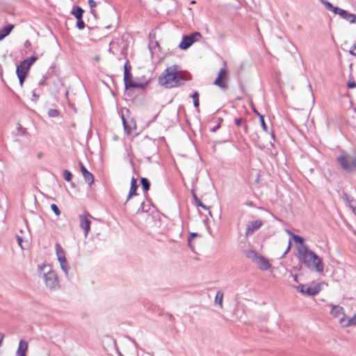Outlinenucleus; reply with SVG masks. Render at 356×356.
Listing matches in <instances>:
<instances>
[{"mask_svg": "<svg viewBox=\"0 0 356 356\" xmlns=\"http://www.w3.org/2000/svg\"><path fill=\"white\" fill-rule=\"evenodd\" d=\"M191 79L190 74L182 70L181 66L172 65L168 67L159 76V84L167 89L178 88Z\"/></svg>", "mask_w": 356, "mask_h": 356, "instance_id": "1", "label": "nucleus"}, {"mask_svg": "<svg viewBox=\"0 0 356 356\" xmlns=\"http://www.w3.org/2000/svg\"><path fill=\"white\" fill-rule=\"evenodd\" d=\"M297 257L306 267L313 271L322 273L324 264L321 259L306 245H298L297 248Z\"/></svg>", "mask_w": 356, "mask_h": 356, "instance_id": "2", "label": "nucleus"}, {"mask_svg": "<svg viewBox=\"0 0 356 356\" xmlns=\"http://www.w3.org/2000/svg\"><path fill=\"white\" fill-rule=\"evenodd\" d=\"M38 272L39 276L43 278L47 288L56 290L59 287L58 275L50 266L45 264H40L38 266Z\"/></svg>", "mask_w": 356, "mask_h": 356, "instance_id": "3", "label": "nucleus"}, {"mask_svg": "<svg viewBox=\"0 0 356 356\" xmlns=\"http://www.w3.org/2000/svg\"><path fill=\"white\" fill-rule=\"evenodd\" d=\"M38 58L36 56H31L22 61L19 65L17 66L16 73L19 81L20 86H22L26 76L30 70L33 63L36 61Z\"/></svg>", "mask_w": 356, "mask_h": 356, "instance_id": "4", "label": "nucleus"}, {"mask_svg": "<svg viewBox=\"0 0 356 356\" xmlns=\"http://www.w3.org/2000/svg\"><path fill=\"white\" fill-rule=\"evenodd\" d=\"M341 168L347 172H352L356 169V156L343 153L337 158Z\"/></svg>", "mask_w": 356, "mask_h": 356, "instance_id": "5", "label": "nucleus"}, {"mask_svg": "<svg viewBox=\"0 0 356 356\" xmlns=\"http://www.w3.org/2000/svg\"><path fill=\"white\" fill-rule=\"evenodd\" d=\"M202 38L201 34L199 32H194L188 35H184L181 41L179 44V47L181 49L186 50L188 49L194 42L199 41Z\"/></svg>", "mask_w": 356, "mask_h": 356, "instance_id": "6", "label": "nucleus"}, {"mask_svg": "<svg viewBox=\"0 0 356 356\" xmlns=\"http://www.w3.org/2000/svg\"><path fill=\"white\" fill-rule=\"evenodd\" d=\"M55 249L57 259L60 264V268L65 273V274L67 275L69 266L67 265L65 252L59 243H56Z\"/></svg>", "mask_w": 356, "mask_h": 356, "instance_id": "7", "label": "nucleus"}, {"mask_svg": "<svg viewBox=\"0 0 356 356\" xmlns=\"http://www.w3.org/2000/svg\"><path fill=\"white\" fill-rule=\"evenodd\" d=\"M321 2L327 10L332 11L335 15H339L341 18L346 21L349 19V17L352 14L339 7L334 6L330 2L326 0H321Z\"/></svg>", "mask_w": 356, "mask_h": 356, "instance_id": "8", "label": "nucleus"}, {"mask_svg": "<svg viewBox=\"0 0 356 356\" xmlns=\"http://www.w3.org/2000/svg\"><path fill=\"white\" fill-rule=\"evenodd\" d=\"M228 72L227 70L224 67L221 68L218 73V76L214 81V84L219 87L221 89L225 90L227 89L228 85H227V81H228Z\"/></svg>", "mask_w": 356, "mask_h": 356, "instance_id": "9", "label": "nucleus"}, {"mask_svg": "<svg viewBox=\"0 0 356 356\" xmlns=\"http://www.w3.org/2000/svg\"><path fill=\"white\" fill-rule=\"evenodd\" d=\"M90 217L91 216L88 213L79 215L80 227L83 230L85 238L88 236V234L90 230Z\"/></svg>", "mask_w": 356, "mask_h": 356, "instance_id": "10", "label": "nucleus"}, {"mask_svg": "<svg viewBox=\"0 0 356 356\" xmlns=\"http://www.w3.org/2000/svg\"><path fill=\"white\" fill-rule=\"evenodd\" d=\"M264 222L261 219L250 221L246 225L245 236L252 235L263 225Z\"/></svg>", "mask_w": 356, "mask_h": 356, "instance_id": "11", "label": "nucleus"}, {"mask_svg": "<svg viewBox=\"0 0 356 356\" xmlns=\"http://www.w3.org/2000/svg\"><path fill=\"white\" fill-rule=\"evenodd\" d=\"M304 295L312 296H316L321 291V286L319 284H313L311 285H305Z\"/></svg>", "mask_w": 356, "mask_h": 356, "instance_id": "12", "label": "nucleus"}, {"mask_svg": "<svg viewBox=\"0 0 356 356\" xmlns=\"http://www.w3.org/2000/svg\"><path fill=\"white\" fill-rule=\"evenodd\" d=\"M257 267L262 270H266L271 267L270 261L262 255H259L254 263Z\"/></svg>", "mask_w": 356, "mask_h": 356, "instance_id": "13", "label": "nucleus"}, {"mask_svg": "<svg viewBox=\"0 0 356 356\" xmlns=\"http://www.w3.org/2000/svg\"><path fill=\"white\" fill-rule=\"evenodd\" d=\"M331 307L330 314L334 318H339V320L346 316L344 314L343 308L339 305H335L333 304H330Z\"/></svg>", "mask_w": 356, "mask_h": 356, "instance_id": "14", "label": "nucleus"}, {"mask_svg": "<svg viewBox=\"0 0 356 356\" xmlns=\"http://www.w3.org/2000/svg\"><path fill=\"white\" fill-rule=\"evenodd\" d=\"M339 323L345 327L356 325V314L352 318L343 316L339 319Z\"/></svg>", "mask_w": 356, "mask_h": 356, "instance_id": "15", "label": "nucleus"}, {"mask_svg": "<svg viewBox=\"0 0 356 356\" xmlns=\"http://www.w3.org/2000/svg\"><path fill=\"white\" fill-rule=\"evenodd\" d=\"M81 171L84 178V180L88 185L91 186L94 182V177L82 163H80Z\"/></svg>", "mask_w": 356, "mask_h": 356, "instance_id": "16", "label": "nucleus"}, {"mask_svg": "<svg viewBox=\"0 0 356 356\" xmlns=\"http://www.w3.org/2000/svg\"><path fill=\"white\" fill-rule=\"evenodd\" d=\"M122 120L124 131L128 134H130L132 130L136 129V123L134 120H131V121L128 122L125 120V118L123 115L122 116Z\"/></svg>", "mask_w": 356, "mask_h": 356, "instance_id": "17", "label": "nucleus"}, {"mask_svg": "<svg viewBox=\"0 0 356 356\" xmlns=\"http://www.w3.org/2000/svg\"><path fill=\"white\" fill-rule=\"evenodd\" d=\"M28 349V343L24 340H21L16 353L17 356H26Z\"/></svg>", "mask_w": 356, "mask_h": 356, "instance_id": "18", "label": "nucleus"}, {"mask_svg": "<svg viewBox=\"0 0 356 356\" xmlns=\"http://www.w3.org/2000/svg\"><path fill=\"white\" fill-rule=\"evenodd\" d=\"M149 83V81H146L144 83H138L133 81L131 79L127 81V83H124L125 88H144Z\"/></svg>", "mask_w": 356, "mask_h": 356, "instance_id": "19", "label": "nucleus"}, {"mask_svg": "<svg viewBox=\"0 0 356 356\" xmlns=\"http://www.w3.org/2000/svg\"><path fill=\"white\" fill-rule=\"evenodd\" d=\"M137 188H138V186H137L136 179H135L134 177H132L131 180V187H130L129 193L127 200H126V202H127L133 195H137V193H136Z\"/></svg>", "mask_w": 356, "mask_h": 356, "instance_id": "20", "label": "nucleus"}, {"mask_svg": "<svg viewBox=\"0 0 356 356\" xmlns=\"http://www.w3.org/2000/svg\"><path fill=\"white\" fill-rule=\"evenodd\" d=\"M14 25L10 24L0 29V41L3 40L7 35L10 34L11 31L13 29Z\"/></svg>", "mask_w": 356, "mask_h": 356, "instance_id": "21", "label": "nucleus"}, {"mask_svg": "<svg viewBox=\"0 0 356 356\" xmlns=\"http://www.w3.org/2000/svg\"><path fill=\"white\" fill-rule=\"evenodd\" d=\"M258 253L253 250H249L246 252V257L250 259L252 262L255 263L259 256Z\"/></svg>", "mask_w": 356, "mask_h": 356, "instance_id": "22", "label": "nucleus"}, {"mask_svg": "<svg viewBox=\"0 0 356 356\" xmlns=\"http://www.w3.org/2000/svg\"><path fill=\"white\" fill-rule=\"evenodd\" d=\"M223 293L220 291L216 293L215 297V303L218 304L220 308H222Z\"/></svg>", "mask_w": 356, "mask_h": 356, "instance_id": "23", "label": "nucleus"}, {"mask_svg": "<svg viewBox=\"0 0 356 356\" xmlns=\"http://www.w3.org/2000/svg\"><path fill=\"white\" fill-rule=\"evenodd\" d=\"M83 10L81 7H76L75 10L72 11V14L76 18H82Z\"/></svg>", "mask_w": 356, "mask_h": 356, "instance_id": "24", "label": "nucleus"}, {"mask_svg": "<svg viewBox=\"0 0 356 356\" xmlns=\"http://www.w3.org/2000/svg\"><path fill=\"white\" fill-rule=\"evenodd\" d=\"M293 241L296 243H298L299 245H305L303 244L304 241H305V239L304 238L298 236V235H293Z\"/></svg>", "mask_w": 356, "mask_h": 356, "instance_id": "25", "label": "nucleus"}, {"mask_svg": "<svg viewBox=\"0 0 356 356\" xmlns=\"http://www.w3.org/2000/svg\"><path fill=\"white\" fill-rule=\"evenodd\" d=\"M63 177H64V179L67 181H70L72 179V174L67 170H64L63 171Z\"/></svg>", "mask_w": 356, "mask_h": 356, "instance_id": "26", "label": "nucleus"}, {"mask_svg": "<svg viewBox=\"0 0 356 356\" xmlns=\"http://www.w3.org/2000/svg\"><path fill=\"white\" fill-rule=\"evenodd\" d=\"M141 184L145 191H147L149 188V182L146 178L141 179Z\"/></svg>", "mask_w": 356, "mask_h": 356, "instance_id": "27", "label": "nucleus"}, {"mask_svg": "<svg viewBox=\"0 0 356 356\" xmlns=\"http://www.w3.org/2000/svg\"><path fill=\"white\" fill-rule=\"evenodd\" d=\"M192 98L193 99V104L195 107L199 106V94L197 92H195L193 95Z\"/></svg>", "mask_w": 356, "mask_h": 356, "instance_id": "28", "label": "nucleus"}, {"mask_svg": "<svg viewBox=\"0 0 356 356\" xmlns=\"http://www.w3.org/2000/svg\"><path fill=\"white\" fill-rule=\"evenodd\" d=\"M193 197H194L195 202L197 206L201 207L202 208H203L205 210H207L209 209L206 205H204L202 203V202L197 197V196L195 195H193Z\"/></svg>", "mask_w": 356, "mask_h": 356, "instance_id": "29", "label": "nucleus"}, {"mask_svg": "<svg viewBox=\"0 0 356 356\" xmlns=\"http://www.w3.org/2000/svg\"><path fill=\"white\" fill-rule=\"evenodd\" d=\"M51 209L53 211V212L56 214V216H60V211L58 207L55 204H52L51 205Z\"/></svg>", "mask_w": 356, "mask_h": 356, "instance_id": "30", "label": "nucleus"}, {"mask_svg": "<svg viewBox=\"0 0 356 356\" xmlns=\"http://www.w3.org/2000/svg\"><path fill=\"white\" fill-rule=\"evenodd\" d=\"M77 19V23H76L77 28L80 30L83 29L85 27V23H84L83 20L82 19V18H79V19Z\"/></svg>", "mask_w": 356, "mask_h": 356, "instance_id": "31", "label": "nucleus"}, {"mask_svg": "<svg viewBox=\"0 0 356 356\" xmlns=\"http://www.w3.org/2000/svg\"><path fill=\"white\" fill-rule=\"evenodd\" d=\"M257 115L259 117L261 124V127H262L264 131H266L267 127H266V124L265 123L264 116L261 114H260V113H257Z\"/></svg>", "mask_w": 356, "mask_h": 356, "instance_id": "32", "label": "nucleus"}, {"mask_svg": "<svg viewBox=\"0 0 356 356\" xmlns=\"http://www.w3.org/2000/svg\"><path fill=\"white\" fill-rule=\"evenodd\" d=\"M48 115L51 118H56L58 115V111L56 109H50L48 112Z\"/></svg>", "mask_w": 356, "mask_h": 356, "instance_id": "33", "label": "nucleus"}, {"mask_svg": "<svg viewBox=\"0 0 356 356\" xmlns=\"http://www.w3.org/2000/svg\"><path fill=\"white\" fill-rule=\"evenodd\" d=\"M348 87L349 88H356V83L353 79H350L348 82Z\"/></svg>", "mask_w": 356, "mask_h": 356, "instance_id": "34", "label": "nucleus"}, {"mask_svg": "<svg viewBox=\"0 0 356 356\" xmlns=\"http://www.w3.org/2000/svg\"><path fill=\"white\" fill-rule=\"evenodd\" d=\"M130 79H131V74L127 72V70L125 67L124 76V83H127V81H129Z\"/></svg>", "mask_w": 356, "mask_h": 356, "instance_id": "35", "label": "nucleus"}, {"mask_svg": "<svg viewBox=\"0 0 356 356\" xmlns=\"http://www.w3.org/2000/svg\"><path fill=\"white\" fill-rule=\"evenodd\" d=\"M305 284H300L299 286H296V289L304 295V291H305Z\"/></svg>", "mask_w": 356, "mask_h": 356, "instance_id": "36", "label": "nucleus"}, {"mask_svg": "<svg viewBox=\"0 0 356 356\" xmlns=\"http://www.w3.org/2000/svg\"><path fill=\"white\" fill-rule=\"evenodd\" d=\"M305 284H300L299 286H296V289L304 295V291H305Z\"/></svg>", "mask_w": 356, "mask_h": 356, "instance_id": "37", "label": "nucleus"}, {"mask_svg": "<svg viewBox=\"0 0 356 356\" xmlns=\"http://www.w3.org/2000/svg\"><path fill=\"white\" fill-rule=\"evenodd\" d=\"M348 21L351 24H356V15L352 13Z\"/></svg>", "mask_w": 356, "mask_h": 356, "instance_id": "38", "label": "nucleus"}, {"mask_svg": "<svg viewBox=\"0 0 356 356\" xmlns=\"http://www.w3.org/2000/svg\"><path fill=\"white\" fill-rule=\"evenodd\" d=\"M348 21L351 24H356V15L352 13Z\"/></svg>", "mask_w": 356, "mask_h": 356, "instance_id": "39", "label": "nucleus"}, {"mask_svg": "<svg viewBox=\"0 0 356 356\" xmlns=\"http://www.w3.org/2000/svg\"><path fill=\"white\" fill-rule=\"evenodd\" d=\"M89 6L91 8V13H93V8L96 6L97 3L94 0H88Z\"/></svg>", "mask_w": 356, "mask_h": 356, "instance_id": "40", "label": "nucleus"}, {"mask_svg": "<svg viewBox=\"0 0 356 356\" xmlns=\"http://www.w3.org/2000/svg\"><path fill=\"white\" fill-rule=\"evenodd\" d=\"M349 53L353 56H356V43L354 44L350 49Z\"/></svg>", "mask_w": 356, "mask_h": 356, "instance_id": "41", "label": "nucleus"}, {"mask_svg": "<svg viewBox=\"0 0 356 356\" xmlns=\"http://www.w3.org/2000/svg\"><path fill=\"white\" fill-rule=\"evenodd\" d=\"M350 207L353 211L356 214V202H350Z\"/></svg>", "mask_w": 356, "mask_h": 356, "instance_id": "42", "label": "nucleus"}, {"mask_svg": "<svg viewBox=\"0 0 356 356\" xmlns=\"http://www.w3.org/2000/svg\"><path fill=\"white\" fill-rule=\"evenodd\" d=\"M17 241L19 245L21 247L22 249H25V248L23 245V240L21 236H17Z\"/></svg>", "mask_w": 356, "mask_h": 356, "instance_id": "43", "label": "nucleus"}, {"mask_svg": "<svg viewBox=\"0 0 356 356\" xmlns=\"http://www.w3.org/2000/svg\"><path fill=\"white\" fill-rule=\"evenodd\" d=\"M291 241H289L287 243V246H286V250L284 251L283 255H285L289 251V250L291 249Z\"/></svg>", "mask_w": 356, "mask_h": 356, "instance_id": "44", "label": "nucleus"}, {"mask_svg": "<svg viewBox=\"0 0 356 356\" xmlns=\"http://www.w3.org/2000/svg\"><path fill=\"white\" fill-rule=\"evenodd\" d=\"M24 46L25 48L29 49L31 47V43L29 40H26L24 44Z\"/></svg>", "mask_w": 356, "mask_h": 356, "instance_id": "45", "label": "nucleus"}, {"mask_svg": "<svg viewBox=\"0 0 356 356\" xmlns=\"http://www.w3.org/2000/svg\"><path fill=\"white\" fill-rule=\"evenodd\" d=\"M234 122H235V124L237 125V126H240L241 124V122H242V119L241 118H236L234 120Z\"/></svg>", "mask_w": 356, "mask_h": 356, "instance_id": "46", "label": "nucleus"}, {"mask_svg": "<svg viewBox=\"0 0 356 356\" xmlns=\"http://www.w3.org/2000/svg\"><path fill=\"white\" fill-rule=\"evenodd\" d=\"M197 236V234L196 233H192L190 236V238H188V243H191V238L192 237H195V236Z\"/></svg>", "mask_w": 356, "mask_h": 356, "instance_id": "47", "label": "nucleus"}, {"mask_svg": "<svg viewBox=\"0 0 356 356\" xmlns=\"http://www.w3.org/2000/svg\"><path fill=\"white\" fill-rule=\"evenodd\" d=\"M286 232L289 236H291L292 238H293V235H296L295 234H293V232H291L290 230H288V229H286Z\"/></svg>", "mask_w": 356, "mask_h": 356, "instance_id": "48", "label": "nucleus"}, {"mask_svg": "<svg viewBox=\"0 0 356 356\" xmlns=\"http://www.w3.org/2000/svg\"><path fill=\"white\" fill-rule=\"evenodd\" d=\"M95 60H97V61H99L100 60V56H96L95 57Z\"/></svg>", "mask_w": 356, "mask_h": 356, "instance_id": "49", "label": "nucleus"}, {"mask_svg": "<svg viewBox=\"0 0 356 356\" xmlns=\"http://www.w3.org/2000/svg\"><path fill=\"white\" fill-rule=\"evenodd\" d=\"M218 128V127H213L211 131H216L217 130V129Z\"/></svg>", "mask_w": 356, "mask_h": 356, "instance_id": "50", "label": "nucleus"}, {"mask_svg": "<svg viewBox=\"0 0 356 356\" xmlns=\"http://www.w3.org/2000/svg\"><path fill=\"white\" fill-rule=\"evenodd\" d=\"M254 113H256L257 115V113H259L257 111H256L255 109H254Z\"/></svg>", "mask_w": 356, "mask_h": 356, "instance_id": "51", "label": "nucleus"}, {"mask_svg": "<svg viewBox=\"0 0 356 356\" xmlns=\"http://www.w3.org/2000/svg\"><path fill=\"white\" fill-rule=\"evenodd\" d=\"M294 277V280H295V281H297V275H294V277Z\"/></svg>", "mask_w": 356, "mask_h": 356, "instance_id": "52", "label": "nucleus"}, {"mask_svg": "<svg viewBox=\"0 0 356 356\" xmlns=\"http://www.w3.org/2000/svg\"><path fill=\"white\" fill-rule=\"evenodd\" d=\"M195 1H192L191 2V4H195Z\"/></svg>", "mask_w": 356, "mask_h": 356, "instance_id": "53", "label": "nucleus"}]
</instances>
